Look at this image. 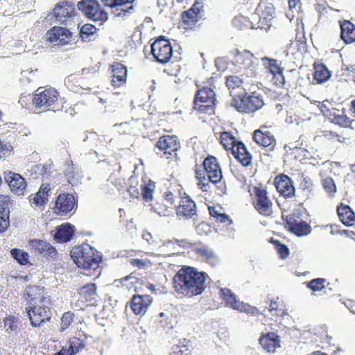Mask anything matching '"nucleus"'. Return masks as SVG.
Here are the masks:
<instances>
[{
    "label": "nucleus",
    "mask_w": 355,
    "mask_h": 355,
    "mask_svg": "<svg viewBox=\"0 0 355 355\" xmlns=\"http://www.w3.org/2000/svg\"><path fill=\"white\" fill-rule=\"evenodd\" d=\"M71 257L79 268L96 270L99 267L102 255L88 244L73 248Z\"/></svg>",
    "instance_id": "nucleus-2"
},
{
    "label": "nucleus",
    "mask_w": 355,
    "mask_h": 355,
    "mask_svg": "<svg viewBox=\"0 0 355 355\" xmlns=\"http://www.w3.org/2000/svg\"><path fill=\"white\" fill-rule=\"evenodd\" d=\"M232 24L234 27L239 29H243L244 28H252L254 26L252 25V23L245 17L243 16H236L232 19Z\"/></svg>",
    "instance_id": "nucleus-48"
},
{
    "label": "nucleus",
    "mask_w": 355,
    "mask_h": 355,
    "mask_svg": "<svg viewBox=\"0 0 355 355\" xmlns=\"http://www.w3.org/2000/svg\"><path fill=\"white\" fill-rule=\"evenodd\" d=\"M259 343L268 352H273L279 347V336L275 332L268 333L259 338Z\"/></svg>",
    "instance_id": "nucleus-34"
},
{
    "label": "nucleus",
    "mask_w": 355,
    "mask_h": 355,
    "mask_svg": "<svg viewBox=\"0 0 355 355\" xmlns=\"http://www.w3.org/2000/svg\"><path fill=\"white\" fill-rule=\"evenodd\" d=\"M9 226L8 212L0 205V232H5Z\"/></svg>",
    "instance_id": "nucleus-49"
},
{
    "label": "nucleus",
    "mask_w": 355,
    "mask_h": 355,
    "mask_svg": "<svg viewBox=\"0 0 355 355\" xmlns=\"http://www.w3.org/2000/svg\"><path fill=\"white\" fill-rule=\"evenodd\" d=\"M264 62L265 66L268 68V71L273 75H278L281 78H283L282 69L277 64V61L275 59H270L267 57L262 58Z\"/></svg>",
    "instance_id": "nucleus-41"
},
{
    "label": "nucleus",
    "mask_w": 355,
    "mask_h": 355,
    "mask_svg": "<svg viewBox=\"0 0 355 355\" xmlns=\"http://www.w3.org/2000/svg\"><path fill=\"white\" fill-rule=\"evenodd\" d=\"M189 242L184 240H168L159 245L158 250L159 252L167 255L174 254L178 252V247L189 248Z\"/></svg>",
    "instance_id": "nucleus-30"
},
{
    "label": "nucleus",
    "mask_w": 355,
    "mask_h": 355,
    "mask_svg": "<svg viewBox=\"0 0 355 355\" xmlns=\"http://www.w3.org/2000/svg\"><path fill=\"white\" fill-rule=\"evenodd\" d=\"M79 298L76 306L80 309H85L88 305L97 303L96 286L95 284H87L78 289Z\"/></svg>",
    "instance_id": "nucleus-9"
},
{
    "label": "nucleus",
    "mask_w": 355,
    "mask_h": 355,
    "mask_svg": "<svg viewBox=\"0 0 355 355\" xmlns=\"http://www.w3.org/2000/svg\"><path fill=\"white\" fill-rule=\"evenodd\" d=\"M286 224L290 231L299 236L307 235L311 232V226L306 222H297L291 216L286 217Z\"/></svg>",
    "instance_id": "nucleus-28"
},
{
    "label": "nucleus",
    "mask_w": 355,
    "mask_h": 355,
    "mask_svg": "<svg viewBox=\"0 0 355 355\" xmlns=\"http://www.w3.org/2000/svg\"><path fill=\"white\" fill-rule=\"evenodd\" d=\"M176 214L180 218L190 219L197 215L195 202L186 193L181 198L176 207Z\"/></svg>",
    "instance_id": "nucleus-14"
},
{
    "label": "nucleus",
    "mask_w": 355,
    "mask_h": 355,
    "mask_svg": "<svg viewBox=\"0 0 355 355\" xmlns=\"http://www.w3.org/2000/svg\"><path fill=\"white\" fill-rule=\"evenodd\" d=\"M215 64L220 71H225L227 68V61L224 58H218L215 60Z\"/></svg>",
    "instance_id": "nucleus-63"
},
{
    "label": "nucleus",
    "mask_w": 355,
    "mask_h": 355,
    "mask_svg": "<svg viewBox=\"0 0 355 355\" xmlns=\"http://www.w3.org/2000/svg\"><path fill=\"white\" fill-rule=\"evenodd\" d=\"M141 196L146 201H148L152 199L153 189L150 184H144L141 185Z\"/></svg>",
    "instance_id": "nucleus-57"
},
{
    "label": "nucleus",
    "mask_w": 355,
    "mask_h": 355,
    "mask_svg": "<svg viewBox=\"0 0 355 355\" xmlns=\"http://www.w3.org/2000/svg\"><path fill=\"white\" fill-rule=\"evenodd\" d=\"M64 173L69 183L72 185L78 184L83 176L79 166L71 160L66 163Z\"/></svg>",
    "instance_id": "nucleus-33"
},
{
    "label": "nucleus",
    "mask_w": 355,
    "mask_h": 355,
    "mask_svg": "<svg viewBox=\"0 0 355 355\" xmlns=\"http://www.w3.org/2000/svg\"><path fill=\"white\" fill-rule=\"evenodd\" d=\"M172 355H189V348L186 345H176L173 348Z\"/></svg>",
    "instance_id": "nucleus-58"
},
{
    "label": "nucleus",
    "mask_w": 355,
    "mask_h": 355,
    "mask_svg": "<svg viewBox=\"0 0 355 355\" xmlns=\"http://www.w3.org/2000/svg\"><path fill=\"white\" fill-rule=\"evenodd\" d=\"M130 263L132 266L137 267L139 269L145 268L150 264L149 261L139 259H131Z\"/></svg>",
    "instance_id": "nucleus-60"
},
{
    "label": "nucleus",
    "mask_w": 355,
    "mask_h": 355,
    "mask_svg": "<svg viewBox=\"0 0 355 355\" xmlns=\"http://www.w3.org/2000/svg\"><path fill=\"white\" fill-rule=\"evenodd\" d=\"M219 295L227 306L241 312L258 313L259 311L255 307L250 306L248 304L240 302L236 295L229 288H220Z\"/></svg>",
    "instance_id": "nucleus-6"
},
{
    "label": "nucleus",
    "mask_w": 355,
    "mask_h": 355,
    "mask_svg": "<svg viewBox=\"0 0 355 355\" xmlns=\"http://www.w3.org/2000/svg\"><path fill=\"white\" fill-rule=\"evenodd\" d=\"M254 193L256 198V209L262 215H270L272 213V202L267 196L266 191L263 189L255 188Z\"/></svg>",
    "instance_id": "nucleus-20"
},
{
    "label": "nucleus",
    "mask_w": 355,
    "mask_h": 355,
    "mask_svg": "<svg viewBox=\"0 0 355 355\" xmlns=\"http://www.w3.org/2000/svg\"><path fill=\"white\" fill-rule=\"evenodd\" d=\"M340 37L346 43L350 44L355 41V26L349 21L340 24Z\"/></svg>",
    "instance_id": "nucleus-36"
},
{
    "label": "nucleus",
    "mask_w": 355,
    "mask_h": 355,
    "mask_svg": "<svg viewBox=\"0 0 355 355\" xmlns=\"http://www.w3.org/2000/svg\"><path fill=\"white\" fill-rule=\"evenodd\" d=\"M96 31V28L89 24H85L80 31V36L83 41H90L91 37Z\"/></svg>",
    "instance_id": "nucleus-45"
},
{
    "label": "nucleus",
    "mask_w": 355,
    "mask_h": 355,
    "mask_svg": "<svg viewBox=\"0 0 355 355\" xmlns=\"http://www.w3.org/2000/svg\"><path fill=\"white\" fill-rule=\"evenodd\" d=\"M85 347L84 341L78 338H73L70 341V346L69 348V353L70 355H75L80 350L83 349Z\"/></svg>",
    "instance_id": "nucleus-47"
},
{
    "label": "nucleus",
    "mask_w": 355,
    "mask_h": 355,
    "mask_svg": "<svg viewBox=\"0 0 355 355\" xmlns=\"http://www.w3.org/2000/svg\"><path fill=\"white\" fill-rule=\"evenodd\" d=\"M12 146L8 142L1 141L0 139V159L6 155L7 152L11 151Z\"/></svg>",
    "instance_id": "nucleus-61"
},
{
    "label": "nucleus",
    "mask_w": 355,
    "mask_h": 355,
    "mask_svg": "<svg viewBox=\"0 0 355 355\" xmlns=\"http://www.w3.org/2000/svg\"><path fill=\"white\" fill-rule=\"evenodd\" d=\"M330 76L331 73L325 65L318 64L315 66L314 80L318 83H323L327 81Z\"/></svg>",
    "instance_id": "nucleus-40"
},
{
    "label": "nucleus",
    "mask_w": 355,
    "mask_h": 355,
    "mask_svg": "<svg viewBox=\"0 0 355 355\" xmlns=\"http://www.w3.org/2000/svg\"><path fill=\"white\" fill-rule=\"evenodd\" d=\"M72 321L73 314L69 312L64 313L61 318L60 331H63L67 328H68L71 324Z\"/></svg>",
    "instance_id": "nucleus-56"
},
{
    "label": "nucleus",
    "mask_w": 355,
    "mask_h": 355,
    "mask_svg": "<svg viewBox=\"0 0 355 355\" xmlns=\"http://www.w3.org/2000/svg\"><path fill=\"white\" fill-rule=\"evenodd\" d=\"M244 89L243 92L238 96H233L231 101V106L240 112L250 113L261 109L263 105V101L261 96L253 93L246 96Z\"/></svg>",
    "instance_id": "nucleus-3"
},
{
    "label": "nucleus",
    "mask_w": 355,
    "mask_h": 355,
    "mask_svg": "<svg viewBox=\"0 0 355 355\" xmlns=\"http://www.w3.org/2000/svg\"><path fill=\"white\" fill-rule=\"evenodd\" d=\"M272 243L275 244V249L280 258L285 259L288 256L289 250L286 245L282 244L279 241L277 240L272 241Z\"/></svg>",
    "instance_id": "nucleus-54"
},
{
    "label": "nucleus",
    "mask_w": 355,
    "mask_h": 355,
    "mask_svg": "<svg viewBox=\"0 0 355 355\" xmlns=\"http://www.w3.org/2000/svg\"><path fill=\"white\" fill-rule=\"evenodd\" d=\"M255 58L253 55L249 51H243L242 52L236 51L232 63L235 66H237L241 69H245L246 76L252 77L256 74V66Z\"/></svg>",
    "instance_id": "nucleus-7"
},
{
    "label": "nucleus",
    "mask_w": 355,
    "mask_h": 355,
    "mask_svg": "<svg viewBox=\"0 0 355 355\" xmlns=\"http://www.w3.org/2000/svg\"><path fill=\"white\" fill-rule=\"evenodd\" d=\"M11 256L20 265H26L28 263L29 255L27 252L20 249H12L10 251Z\"/></svg>",
    "instance_id": "nucleus-46"
},
{
    "label": "nucleus",
    "mask_w": 355,
    "mask_h": 355,
    "mask_svg": "<svg viewBox=\"0 0 355 355\" xmlns=\"http://www.w3.org/2000/svg\"><path fill=\"white\" fill-rule=\"evenodd\" d=\"M207 274L191 266L182 267L173 278V288L178 294L191 297L202 294L207 287Z\"/></svg>",
    "instance_id": "nucleus-1"
},
{
    "label": "nucleus",
    "mask_w": 355,
    "mask_h": 355,
    "mask_svg": "<svg viewBox=\"0 0 355 355\" xmlns=\"http://www.w3.org/2000/svg\"><path fill=\"white\" fill-rule=\"evenodd\" d=\"M232 153L243 166H248L251 164V155L242 142L236 143V145L232 148Z\"/></svg>",
    "instance_id": "nucleus-31"
},
{
    "label": "nucleus",
    "mask_w": 355,
    "mask_h": 355,
    "mask_svg": "<svg viewBox=\"0 0 355 355\" xmlns=\"http://www.w3.org/2000/svg\"><path fill=\"white\" fill-rule=\"evenodd\" d=\"M204 169L212 184L220 183L222 172L216 157L209 156L204 160Z\"/></svg>",
    "instance_id": "nucleus-18"
},
{
    "label": "nucleus",
    "mask_w": 355,
    "mask_h": 355,
    "mask_svg": "<svg viewBox=\"0 0 355 355\" xmlns=\"http://www.w3.org/2000/svg\"><path fill=\"white\" fill-rule=\"evenodd\" d=\"M77 6L87 18L98 22L100 25L107 20V13L101 8L96 0H82Z\"/></svg>",
    "instance_id": "nucleus-4"
},
{
    "label": "nucleus",
    "mask_w": 355,
    "mask_h": 355,
    "mask_svg": "<svg viewBox=\"0 0 355 355\" xmlns=\"http://www.w3.org/2000/svg\"><path fill=\"white\" fill-rule=\"evenodd\" d=\"M5 180L8 183L13 193L17 195H24L26 182L21 175L10 171L6 174Z\"/></svg>",
    "instance_id": "nucleus-23"
},
{
    "label": "nucleus",
    "mask_w": 355,
    "mask_h": 355,
    "mask_svg": "<svg viewBox=\"0 0 355 355\" xmlns=\"http://www.w3.org/2000/svg\"><path fill=\"white\" fill-rule=\"evenodd\" d=\"M44 287L40 286H29L24 290V298L31 304L47 303L50 304V299L45 296Z\"/></svg>",
    "instance_id": "nucleus-17"
},
{
    "label": "nucleus",
    "mask_w": 355,
    "mask_h": 355,
    "mask_svg": "<svg viewBox=\"0 0 355 355\" xmlns=\"http://www.w3.org/2000/svg\"><path fill=\"white\" fill-rule=\"evenodd\" d=\"M306 46L305 41L299 40V33L297 32L296 35V40L291 42L287 49L284 51V54L288 60L293 61L295 59V55L299 54V49L300 48L304 49Z\"/></svg>",
    "instance_id": "nucleus-38"
},
{
    "label": "nucleus",
    "mask_w": 355,
    "mask_h": 355,
    "mask_svg": "<svg viewBox=\"0 0 355 355\" xmlns=\"http://www.w3.org/2000/svg\"><path fill=\"white\" fill-rule=\"evenodd\" d=\"M326 280L323 278H316L307 282V287L313 291H319L324 288Z\"/></svg>",
    "instance_id": "nucleus-51"
},
{
    "label": "nucleus",
    "mask_w": 355,
    "mask_h": 355,
    "mask_svg": "<svg viewBox=\"0 0 355 355\" xmlns=\"http://www.w3.org/2000/svg\"><path fill=\"white\" fill-rule=\"evenodd\" d=\"M152 302L148 295H135L130 302V308L136 315L144 314Z\"/></svg>",
    "instance_id": "nucleus-26"
},
{
    "label": "nucleus",
    "mask_w": 355,
    "mask_h": 355,
    "mask_svg": "<svg viewBox=\"0 0 355 355\" xmlns=\"http://www.w3.org/2000/svg\"><path fill=\"white\" fill-rule=\"evenodd\" d=\"M75 198L69 193L60 194L55 200V209L60 215H64L70 212L75 206Z\"/></svg>",
    "instance_id": "nucleus-22"
},
{
    "label": "nucleus",
    "mask_w": 355,
    "mask_h": 355,
    "mask_svg": "<svg viewBox=\"0 0 355 355\" xmlns=\"http://www.w3.org/2000/svg\"><path fill=\"white\" fill-rule=\"evenodd\" d=\"M337 212L341 222L346 225H352L355 222V214L347 205L342 204L337 207Z\"/></svg>",
    "instance_id": "nucleus-37"
},
{
    "label": "nucleus",
    "mask_w": 355,
    "mask_h": 355,
    "mask_svg": "<svg viewBox=\"0 0 355 355\" xmlns=\"http://www.w3.org/2000/svg\"><path fill=\"white\" fill-rule=\"evenodd\" d=\"M254 141L259 145L273 148L275 146V139L273 136L268 132H262L260 130H257L254 132L253 135Z\"/></svg>",
    "instance_id": "nucleus-35"
},
{
    "label": "nucleus",
    "mask_w": 355,
    "mask_h": 355,
    "mask_svg": "<svg viewBox=\"0 0 355 355\" xmlns=\"http://www.w3.org/2000/svg\"><path fill=\"white\" fill-rule=\"evenodd\" d=\"M332 121L334 123L343 127H347L352 123V120L344 114L334 115Z\"/></svg>",
    "instance_id": "nucleus-55"
},
{
    "label": "nucleus",
    "mask_w": 355,
    "mask_h": 355,
    "mask_svg": "<svg viewBox=\"0 0 355 355\" xmlns=\"http://www.w3.org/2000/svg\"><path fill=\"white\" fill-rule=\"evenodd\" d=\"M199 15L193 10H187L182 14V23L184 28H191L198 20Z\"/></svg>",
    "instance_id": "nucleus-39"
},
{
    "label": "nucleus",
    "mask_w": 355,
    "mask_h": 355,
    "mask_svg": "<svg viewBox=\"0 0 355 355\" xmlns=\"http://www.w3.org/2000/svg\"><path fill=\"white\" fill-rule=\"evenodd\" d=\"M209 182H211V181L209 180L207 175L203 176L202 178L198 180L197 185L203 191H207L210 189Z\"/></svg>",
    "instance_id": "nucleus-59"
},
{
    "label": "nucleus",
    "mask_w": 355,
    "mask_h": 355,
    "mask_svg": "<svg viewBox=\"0 0 355 355\" xmlns=\"http://www.w3.org/2000/svg\"><path fill=\"white\" fill-rule=\"evenodd\" d=\"M105 6L112 8V12L117 17H124L133 10V0H101Z\"/></svg>",
    "instance_id": "nucleus-19"
},
{
    "label": "nucleus",
    "mask_w": 355,
    "mask_h": 355,
    "mask_svg": "<svg viewBox=\"0 0 355 355\" xmlns=\"http://www.w3.org/2000/svg\"><path fill=\"white\" fill-rule=\"evenodd\" d=\"M29 247L35 253L43 255L48 259H55L57 257L58 252L55 247L51 243L43 240H31L28 241Z\"/></svg>",
    "instance_id": "nucleus-16"
},
{
    "label": "nucleus",
    "mask_w": 355,
    "mask_h": 355,
    "mask_svg": "<svg viewBox=\"0 0 355 355\" xmlns=\"http://www.w3.org/2000/svg\"><path fill=\"white\" fill-rule=\"evenodd\" d=\"M48 40L50 42H56L58 44L64 45L68 43L71 37V33L67 28L60 26H54L47 33Z\"/></svg>",
    "instance_id": "nucleus-25"
},
{
    "label": "nucleus",
    "mask_w": 355,
    "mask_h": 355,
    "mask_svg": "<svg viewBox=\"0 0 355 355\" xmlns=\"http://www.w3.org/2000/svg\"><path fill=\"white\" fill-rule=\"evenodd\" d=\"M243 84V80L238 76H230L226 78V85L232 97L237 96L236 94H232L233 90L240 89Z\"/></svg>",
    "instance_id": "nucleus-42"
},
{
    "label": "nucleus",
    "mask_w": 355,
    "mask_h": 355,
    "mask_svg": "<svg viewBox=\"0 0 355 355\" xmlns=\"http://www.w3.org/2000/svg\"><path fill=\"white\" fill-rule=\"evenodd\" d=\"M151 53L158 62L164 64L172 56V46L168 40L160 37L151 44Z\"/></svg>",
    "instance_id": "nucleus-8"
},
{
    "label": "nucleus",
    "mask_w": 355,
    "mask_h": 355,
    "mask_svg": "<svg viewBox=\"0 0 355 355\" xmlns=\"http://www.w3.org/2000/svg\"><path fill=\"white\" fill-rule=\"evenodd\" d=\"M300 3V0H288V10L286 13V16L290 21H291L295 16V12H297V6Z\"/></svg>",
    "instance_id": "nucleus-52"
},
{
    "label": "nucleus",
    "mask_w": 355,
    "mask_h": 355,
    "mask_svg": "<svg viewBox=\"0 0 355 355\" xmlns=\"http://www.w3.org/2000/svg\"><path fill=\"white\" fill-rule=\"evenodd\" d=\"M313 182L311 179L302 174L300 176V189L307 193H310L312 190Z\"/></svg>",
    "instance_id": "nucleus-50"
},
{
    "label": "nucleus",
    "mask_w": 355,
    "mask_h": 355,
    "mask_svg": "<svg viewBox=\"0 0 355 355\" xmlns=\"http://www.w3.org/2000/svg\"><path fill=\"white\" fill-rule=\"evenodd\" d=\"M74 232L75 227L73 225L69 223H64L56 227L54 239L58 243H67L71 239Z\"/></svg>",
    "instance_id": "nucleus-29"
},
{
    "label": "nucleus",
    "mask_w": 355,
    "mask_h": 355,
    "mask_svg": "<svg viewBox=\"0 0 355 355\" xmlns=\"http://www.w3.org/2000/svg\"><path fill=\"white\" fill-rule=\"evenodd\" d=\"M75 4L67 1H62L58 3L52 13L48 17L49 19L55 18L54 22L64 24L68 19L75 15Z\"/></svg>",
    "instance_id": "nucleus-10"
},
{
    "label": "nucleus",
    "mask_w": 355,
    "mask_h": 355,
    "mask_svg": "<svg viewBox=\"0 0 355 355\" xmlns=\"http://www.w3.org/2000/svg\"><path fill=\"white\" fill-rule=\"evenodd\" d=\"M220 139L221 144L226 150H232V148L236 145L237 142H239L236 140L234 137H233L230 132H222L220 137Z\"/></svg>",
    "instance_id": "nucleus-43"
},
{
    "label": "nucleus",
    "mask_w": 355,
    "mask_h": 355,
    "mask_svg": "<svg viewBox=\"0 0 355 355\" xmlns=\"http://www.w3.org/2000/svg\"><path fill=\"white\" fill-rule=\"evenodd\" d=\"M156 146L168 158L180 148V143L175 136L166 135L159 139Z\"/></svg>",
    "instance_id": "nucleus-21"
},
{
    "label": "nucleus",
    "mask_w": 355,
    "mask_h": 355,
    "mask_svg": "<svg viewBox=\"0 0 355 355\" xmlns=\"http://www.w3.org/2000/svg\"><path fill=\"white\" fill-rule=\"evenodd\" d=\"M112 85L119 87L125 83L127 76L126 67L119 62H115L112 65Z\"/></svg>",
    "instance_id": "nucleus-32"
},
{
    "label": "nucleus",
    "mask_w": 355,
    "mask_h": 355,
    "mask_svg": "<svg viewBox=\"0 0 355 355\" xmlns=\"http://www.w3.org/2000/svg\"><path fill=\"white\" fill-rule=\"evenodd\" d=\"M51 187L49 184H42L39 191L33 196H29V202L32 206L40 207L45 205L48 202L49 193Z\"/></svg>",
    "instance_id": "nucleus-27"
},
{
    "label": "nucleus",
    "mask_w": 355,
    "mask_h": 355,
    "mask_svg": "<svg viewBox=\"0 0 355 355\" xmlns=\"http://www.w3.org/2000/svg\"><path fill=\"white\" fill-rule=\"evenodd\" d=\"M274 13L275 8L272 3L261 1L256 9L255 14L252 16V19L255 20L258 18L257 28H261L272 19Z\"/></svg>",
    "instance_id": "nucleus-15"
},
{
    "label": "nucleus",
    "mask_w": 355,
    "mask_h": 355,
    "mask_svg": "<svg viewBox=\"0 0 355 355\" xmlns=\"http://www.w3.org/2000/svg\"><path fill=\"white\" fill-rule=\"evenodd\" d=\"M47 304V303L40 304L37 306L33 304V306L26 308L32 326L37 327L51 318V311Z\"/></svg>",
    "instance_id": "nucleus-12"
},
{
    "label": "nucleus",
    "mask_w": 355,
    "mask_h": 355,
    "mask_svg": "<svg viewBox=\"0 0 355 355\" xmlns=\"http://www.w3.org/2000/svg\"><path fill=\"white\" fill-rule=\"evenodd\" d=\"M216 101L214 92L209 87H203L198 90L194 99V108L200 112H213Z\"/></svg>",
    "instance_id": "nucleus-5"
},
{
    "label": "nucleus",
    "mask_w": 355,
    "mask_h": 355,
    "mask_svg": "<svg viewBox=\"0 0 355 355\" xmlns=\"http://www.w3.org/2000/svg\"><path fill=\"white\" fill-rule=\"evenodd\" d=\"M189 248L204 262L211 266H215L219 263V258L216 252L206 245H195L188 243Z\"/></svg>",
    "instance_id": "nucleus-13"
},
{
    "label": "nucleus",
    "mask_w": 355,
    "mask_h": 355,
    "mask_svg": "<svg viewBox=\"0 0 355 355\" xmlns=\"http://www.w3.org/2000/svg\"><path fill=\"white\" fill-rule=\"evenodd\" d=\"M277 191L285 198H291L295 194V188L293 181L287 175H283L277 177L275 180Z\"/></svg>",
    "instance_id": "nucleus-24"
},
{
    "label": "nucleus",
    "mask_w": 355,
    "mask_h": 355,
    "mask_svg": "<svg viewBox=\"0 0 355 355\" xmlns=\"http://www.w3.org/2000/svg\"><path fill=\"white\" fill-rule=\"evenodd\" d=\"M215 220L217 222H220L222 223H227L228 225H230L232 223V220L230 219V216L227 215L226 214H221L220 213L219 215L215 218Z\"/></svg>",
    "instance_id": "nucleus-64"
},
{
    "label": "nucleus",
    "mask_w": 355,
    "mask_h": 355,
    "mask_svg": "<svg viewBox=\"0 0 355 355\" xmlns=\"http://www.w3.org/2000/svg\"><path fill=\"white\" fill-rule=\"evenodd\" d=\"M58 93L54 89H42L38 88L33 98V103L37 107L48 108L54 105L58 99Z\"/></svg>",
    "instance_id": "nucleus-11"
},
{
    "label": "nucleus",
    "mask_w": 355,
    "mask_h": 355,
    "mask_svg": "<svg viewBox=\"0 0 355 355\" xmlns=\"http://www.w3.org/2000/svg\"><path fill=\"white\" fill-rule=\"evenodd\" d=\"M322 136L328 140L337 139L340 141L341 137L333 131H324Z\"/></svg>",
    "instance_id": "nucleus-62"
},
{
    "label": "nucleus",
    "mask_w": 355,
    "mask_h": 355,
    "mask_svg": "<svg viewBox=\"0 0 355 355\" xmlns=\"http://www.w3.org/2000/svg\"><path fill=\"white\" fill-rule=\"evenodd\" d=\"M322 188L328 196L331 198L335 196L336 193V186L334 180L331 177H326L321 182Z\"/></svg>",
    "instance_id": "nucleus-44"
},
{
    "label": "nucleus",
    "mask_w": 355,
    "mask_h": 355,
    "mask_svg": "<svg viewBox=\"0 0 355 355\" xmlns=\"http://www.w3.org/2000/svg\"><path fill=\"white\" fill-rule=\"evenodd\" d=\"M4 329L7 332L16 331L17 329V319L15 317H8L4 320Z\"/></svg>",
    "instance_id": "nucleus-53"
}]
</instances>
